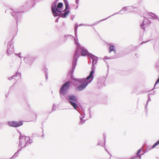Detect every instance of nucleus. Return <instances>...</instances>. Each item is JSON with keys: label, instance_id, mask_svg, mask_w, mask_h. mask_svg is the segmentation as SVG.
Instances as JSON below:
<instances>
[{"label": "nucleus", "instance_id": "obj_49", "mask_svg": "<svg viewBox=\"0 0 159 159\" xmlns=\"http://www.w3.org/2000/svg\"><path fill=\"white\" fill-rule=\"evenodd\" d=\"M144 153H142V154H141V155H143Z\"/></svg>", "mask_w": 159, "mask_h": 159}, {"label": "nucleus", "instance_id": "obj_15", "mask_svg": "<svg viewBox=\"0 0 159 159\" xmlns=\"http://www.w3.org/2000/svg\"><path fill=\"white\" fill-rule=\"evenodd\" d=\"M148 14V15L151 16V18L158 19V16L152 12H149Z\"/></svg>", "mask_w": 159, "mask_h": 159}, {"label": "nucleus", "instance_id": "obj_17", "mask_svg": "<svg viewBox=\"0 0 159 159\" xmlns=\"http://www.w3.org/2000/svg\"><path fill=\"white\" fill-rule=\"evenodd\" d=\"M118 12H116V13H114L113 15H111L110 16H109V17H107V18H106V19H102L101 20H100V21H97L95 23L93 24H92L91 25H96L98 24L100 22V21H104V20H107V19H108V18H109L110 17H111L114 16V15H116L118 13Z\"/></svg>", "mask_w": 159, "mask_h": 159}, {"label": "nucleus", "instance_id": "obj_52", "mask_svg": "<svg viewBox=\"0 0 159 159\" xmlns=\"http://www.w3.org/2000/svg\"><path fill=\"white\" fill-rule=\"evenodd\" d=\"M11 86L10 87V88H11Z\"/></svg>", "mask_w": 159, "mask_h": 159}, {"label": "nucleus", "instance_id": "obj_20", "mask_svg": "<svg viewBox=\"0 0 159 159\" xmlns=\"http://www.w3.org/2000/svg\"><path fill=\"white\" fill-rule=\"evenodd\" d=\"M78 28V24L76 23L75 25V28H74L75 36L76 37H77Z\"/></svg>", "mask_w": 159, "mask_h": 159}, {"label": "nucleus", "instance_id": "obj_40", "mask_svg": "<svg viewBox=\"0 0 159 159\" xmlns=\"http://www.w3.org/2000/svg\"><path fill=\"white\" fill-rule=\"evenodd\" d=\"M113 51L114 52V53L115 54H116V49H115L114 50V51Z\"/></svg>", "mask_w": 159, "mask_h": 159}, {"label": "nucleus", "instance_id": "obj_32", "mask_svg": "<svg viewBox=\"0 0 159 159\" xmlns=\"http://www.w3.org/2000/svg\"><path fill=\"white\" fill-rule=\"evenodd\" d=\"M105 58H106L107 59H112V58H115L114 57H107L106 56H105Z\"/></svg>", "mask_w": 159, "mask_h": 159}, {"label": "nucleus", "instance_id": "obj_24", "mask_svg": "<svg viewBox=\"0 0 159 159\" xmlns=\"http://www.w3.org/2000/svg\"><path fill=\"white\" fill-rule=\"evenodd\" d=\"M129 7H130V8H127V11L129 10L130 11H132V10L134 8H136V7H134L131 6H127Z\"/></svg>", "mask_w": 159, "mask_h": 159}, {"label": "nucleus", "instance_id": "obj_46", "mask_svg": "<svg viewBox=\"0 0 159 159\" xmlns=\"http://www.w3.org/2000/svg\"><path fill=\"white\" fill-rule=\"evenodd\" d=\"M78 6L77 5L75 8V9H77L78 8Z\"/></svg>", "mask_w": 159, "mask_h": 159}, {"label": "nucleus", "instance_id": "obj_6", "mask_svg": "<svg viewBox=\"0 0 159 159\" xmlns=\"http://www.w3.org/2000/svg\"><path fill=\"white\" fill-rule=\"evenodd\" d=\"M87 55L89 59H91L92 60V66L91 67V70L89 74L88 75V79L90 78L91 77H93V74L94 72V70L95 69V65L97 62L98 57L95 56L93 55V54L89 52L88 51V52H86L85 56Z\"/></svg>", "mask_w": 159, "mask_h": 159}, {"label": "nucleus", "instance_id": "obj_48", "mask_svg": "<svg viewBox=\"0 0 159 159\" xmlns=\"http://www.w3.org/2000/svg\"><path fill=\"white\" fill-rule=\"evenodd\" d=\"M40 85H41L42 86H43V84H42L41 83L40 84Z\"/></svg>", "mask_w": 159, "mask_h": 159}, {"label": "nucleus", "instance_id": "obj_44", "mask_svg": "<svg viewBox=\"0 0 159 159\" xmlns=\"http://www.w3.org/2000/svg\"><path fill=\"white\" fill-rule=\"evenodd\" d=\"M89 62L90 63V64L91 63V59H90V61H89Z\"/></svg>", "mask_w": 159, "mask_h": 159}, {"label": "nucleus", "instance_id": "obj_21", "mask_svg": "<svg viewBox=\"0 0 159 159\" xmlns=\"http://www.w3.org/2000/svg\"><path fill=\"white\" fill-rule=\"evenodd\" d=\"M22 148V147H21V148L20 149H19L15 153L14 155L12 156V157L10 159H13V157H17L18 156V152L19 151H20L21 150Z\"/></svg>", "mask_w": 159, "mask_h": 159}, {"label": "nucleus", "instance_id": "obj_29", "mask_svg": "<svg viewBox=\"0 0 159 159\" xmlns=\"http://www.w3.org/2000/svg\"><path fill=\"white\" fill-rule=\"evenodd\" d=\"M153 40H148V41H143L139 45H140L141 44H143V43H146L149 41H152Z\"/></svg>", "mask_w": 159, "mask_h": 159}, {"label": "nucleus", "instance_id": "obj_19", "mask_svg": "<svg viewBox=\"0 0 159 159\" xmlns=\"http://www.w3.org/2000/svg\"><path fill=\"white\" fill-rule=\"evenodd\" d=\"M43 70L45 72V75L46 78V79L47 80L48 79V69L46 68L45 67H44L43 69Z\"/></svg>", "mask_w": 159, "mask_h": 159}, {"label": "nucleus", "instance_id": "obj_14", "mask_svg": "<svg viewBox=\"0 0 159 159\" xmlns=\"http://www.w3.org/2000/svg\"><path fill=\"white\" fill-rule=\"evenodd\" d=\"M63 1L65 5V8L64 11H65L70 9L69 4L67 0H63Z\"/></svg>", "mask_w": 159, "mask_h": 159}, {"label": "nucleus", "instance_id": "obj_16", "mask_svg": "<svg viewBox=\"0 0 159 159\" xmlns=\"http://www.w3.org/2000/svg\"><path fill=\"white\" fill-rule=\"evenodd\" d=\"M17 75H18V76H20L21 75V74L20 73H18L17 72L16 74L12 76L8 77V80H11L12 79H15V78L17 76Z\"/></svg>", "mask_w": 159, "mask_h": 159}, {"label": "nucleus", "instance_id": "obj_39", "mask_svg": "<svg viewBox=\"0 0 159 159\" xmlns=\"http://www.w3.org/2000/svg\"><path fill=\"white\" fill-rule=\"evenodd\" d=\"M79 0H75V3L77 4H78V2H79Z\"/></svg>", "mask_w": 159, "mask_h": 159}, {"label": "nucleus", "instance_id": "obj_53", "mask_svg": "<svg viewBox=\"0 0 159 159\" xmlns=\"http://www.w3.org/2000/svg\"><path fill=\"white\" fill-rule=\"evenodd\" d=\"M158 20L159 21V20H158Z\"/></svg>", "mask_w": 159, "mask_h": 159}, {"label": "nucleus", "instance_id": "obj_1", "mask_svg": "<svg viewBox=\"0 0 159 159\" xmlns=\"http://www.w3.org/2000/svg\"><path fill=\"white\" fill-rule=\"evenodd\" d=\"M35 0H26L25 2L23 3L21 10L19 9L11 7L7 9L5 11L6 13L10 14L16 20V24L20 22L22 18V13L23 10L32 7L35 4Z\"/></svg>", "mask_w": 159, "mask_h": 159}, {"label": "nucleus", "instance_id": "obj_31", "mask_svg": "<svg viewBox=\"0 0 159 159\" xmlns=\"http://www.w3.org/2000/svg\"><path fill=\"white\" fill-rule=\"evenodd\" d=\"M148 102H147V103H146V105H145V110H147V107L148 106Z\"/></svg>", "mask_w": 159, "mask_h": 159}, {"label": "nucleus", "instance_id": "obj_38", "mask_svg": "<svg viewBox=\"0 0 159 159\" xmlns=\"http://www.w3.org/2000/svg\"><path fill=\"white\" fill-rule=\"evenodd\" d=\"M148 151H149V150H147V149H146V150H145V151H144V153H146V152H148Z\"/></svg>", "mask_w": 159, "mask_h": 159}, {"label": "nucleus", "instance_id": "obj_25", "mask_svg": "<svg viewBox=\"0 0 159 159\" xmlns=\"http://www.w3.org/2000/svg\"><path fill=\"white\" fill-rule=\"evenodd\" d=\"M154 93H155V91H154L153 92V93H152V94L151 93L150 94H148V99L147 102H149V101H150L151 100V98H150L149 95H151V94H154Z\"/></svg>", "mask_w": 159, "mask_h": 159}, {"label": "nucleus", "instance_id": "obj_2", "mask_svg": "<svg viewBox=\"0 0 159 159\" xmlns=\"http://www.w3.org/2000/svg\"><path fill=\"white\" fill-rule=\"evenodd\" d=\"M70 82L69 81H66L62 85L59 90L60 98L63 99H64L66 98L69 103L73 107L74 109L79 112L77 109L78 102L76 97L75 95L71 94L65 98V96L67 93L68 90L70 88Z\"/></svg>", "mask_w": 159, "mask_h": 159}, {"label": "nucleus", "instance_id": "obj_41", "mask_svg": "<svg viewBox=\"0 0 159 159\" xmlns=\"http://www.w3.org/2000/svg\"><path fill=\"white\" fill-rule=\"evenodd\" d=\"M83 24H80L79 25V26H83Z\"/></svg>", "mask_w": 159, "mask_h": 159}, {"label": "nucleus", "instance_id": "obj_43", "mask_svg": "<svg viewBox=\"0 0 159 159\" xmlns=\"http://www.w3.org/2000/svg\"><path fill=\"white\" fill-rule=\"evenodd\" d=\"M43 129V134L42 135V137H43L44 136V134H43V129Z\"/></svg>", "mask_w": 159, "mask_h": 159}, {"label": "nucleus", "instance_id": "obj_27", "mask_svg": "<svg viewBox=\"0 0 159 159\" xmlns=\"http://www.w3.org/2000/svg\"><path fill=\"white\" fill-rule=\"evenodd\" d=\"M97 145H100L102 146H103V145L102 144V142L101 140L98 141V143L97 144Z\"/></svg>", "mask_w": 159, "mask_h": 159}, {"label": "nucleus", "instance_id": "obj_51", "mask_svg": "<svg viewBox=\"0 0 159 159\" xmlns=\"http://www.w3.org/2000/svg\"><path fill=\"white\" fill-rule=\"evenodd\" d=\"M137 55V54H135V56H136V55Z\"/></svg>", "mask_w": 159, "mask_h": 159}, {"label": "nucleus", "instance_id": "obj_23", "mask_svg": "<svg viewBox=\"0 0 159 159\" xmlns=\"http://www.w3.org/2000/svg\"><path fill=\"white\" fill-rule=\"evenodd\" d=\"M159 144V140H158L157 142H156L153 145L152 147L151 148V149L154 148L155 147L157 146Z\"/></svg>", "mask_w": 159, "mask_h": 159}, {"label": "nucleus", "instance_id": "obj_9", "mask_svg": "<svg viewBox=\"0 0 159 159\" xmlns=\"http://www.w3.org/2000/svg\"><path fill=\"white\" fill-rule=\"evenodd\" d=\"M7 53L9 56L14 52V45L11 41L7 43Z\"/></svg>", "mask_w": 159, "mask_h": 159}, {"label": "nucleus", "instance_id": "obj_26", "mask_svg": "<svg viewBox=\"0 0 159 159\" xmlns=\"http://www.w3.org/2000/svg\"><path fill=\"white\" fill-rule=\"evenodd\" d=\"M72 36L71 35H65L64 37L66 38V39H64V41L65 42H66L67 40V39L70 36Z\"/></svg>", "mask_w": 159, "mask_h": 159}, {"label": "nucleus", "instance_id": "obj_10", "mask_svg": "<svg viewBox=\"0 0 159 159\" xmlns=\"http://www.w3.org/2000/svg\"><path fill=\"white\" fill-rule=\"evenodd\" d=\"M25 62L28 64H32L34 60V57L30 56L29 55H26L24 58Z\"/></svg>", "mask_w": 159, "mask_h": 159}, {"label": "nucleus", "instance_id": "obj_22", "mask_svg": "<svg viewBox=\"0 0 159 159\" xmlns=\"http://www.w3.org/2000/svg\"><path fill=\"white\" fill-rule=\"evenodd\" d=\"M130 7H128L127 6H126V7H123L122 9H121V10L119 11V12H118V14L121 11H127V8H130ZM118 14V13L117 14Z\"/></svg>", "mask_w": 159, "mask_h": 159}, {"label": "nucleus", "instance_id": "obj_33", "mask_svg": "<svg viewBox=\"0 0 159 159\" xmlns=\"http://www.w3.org/2000/svg\"><path fill=\"white\" fill-rule=\"evenodd\" d=\"M75 16L74 15H71V19L72 20H73L74 19L75 17Z\"/></svg>", "mask_w": 159, "mask_h": 159}, {"label": "nucleus", "instance_id": "obj_36", "mask_svg": "<svg viewBox=\"0 0 159 159\" xmlns=\"http://www.w3.org/2000/svg\"><path fill=\"white\" fill-rule=\"evenodd\" d=\"M88 24H83V26H92V25H88Z\"/></svg>", "mask_w": 159, "mask_h": 159}, {"label": "nucleus", "instance_id": "obj_42", "mask_svg": "<svg viewBox=\"0 0 159 159\" xmlns=\"http://www.w3.org/2000/svg\"><path fill=\"white\" fill-rule=\"evenodd\" d=\"M105 150L108 153L110 154L109 153V152L107 151V149L105 148Z\"/></svg>", "mask_w": 159, "mask_h": 159}, {"label": "nucleus", "instance_id": "obj_54", "mask_svg": "<svg viewBox=\"0 0 159 159\" xmlns=\"http://www.w3.org/2000/svg\"><path fill=\"white\" fill-rule=\"evenodd\" d=\"M158 20L159 21V20H158Z\"/></svg>", "mask_w": 159, "mask_h": 159}, {"label": "nucleus", "instance_id": "obj_5", "mask_svg": "<svg viewBox=\"0 0 159 159\" xmlns=\"http://www.w3.org/2000/svg\"><path fill=\"white\" fill-rule=\"evenodd\" d=\"M71 69L70 70L69 74L70 75L71 78L72 80L73 83L76 85H79L76 88V90L78 91H80L84 90L88 85L93 80V77H91L90 78L88 79V75L86 78H74L73 74L70 73ZM74 73V72L73 73Z\"/></svg>", "mask_w": 159, "mask_h": 159}, {"label": "nucleus", "instance_id": "obj_47", "mask_svg": "<svg viewBox=\"0 0 159 159\" xmlns=\"http://www.w3.org/2000/svg\"><path fill=\"white\" fill-rule=\"evenodd\" d=\"M103 78L104 79V80H105V77H103Z\"/></svg>", "mask_w": 159, "mask_h": 159}, {"label": "nucleus", "instance_id": "obj_4", "mask_svg": "<svg viewBox=\"0 0 159 159\" xmlns=\"http://www.w3.org/2000/svg\"><path fill=\"white\" fill-rule=\"evenodd\" d=\"M74 39L75 43L76 45L77 48L73 57L72 68L71 69L70 71V73L71 74L74 72L78 58L81 55L83 56H85L86 52H88V51L87 50L85 49L84 47L81 46L80 44L79 43L77 39V41L75 38H74Z\"/></svg>", "mask_w": 159, "mask_h": 159}, {"label": "nucleus", "instance_id": "obj_37", "mask_svg": "<svg viewBox=\"0 0 159 159\" xmlns=\"http://www.w3.org/2000/svg\"><path fill=\"white\" fill-rule=\"evenodd\" d=\"M146 92H147L143 91L141 92L140 93H146Z\"/></svg>", "mask_w": 159, "mask_h": 159}, {"label": "nucleus", "instance_id": "obj_50", "mask_svg": "<svg viewBox=\"0 0 159 159\" xmlns=\"http://www.w3.org/2000/svg\"><path fill=\"white\" fill-rule=\"evenodd\" d=\"M159 67V66H157V67Z\"/></svg>", "mask_w": 159, "mask_h": 159}, {"label": "nucleus", "instance_id": "obj_12", "mask_svg": "<svg viewBox=\"0 0 159 159\" xmlns=\"http://www.w3.org/2000/svg\"><path fill=\"white\" fill-rule=\"evenodd\" d=\"M109 46V53H111L112 51H114V50L116 49L115 47L113 45V43H108V45Z\"/></svg>", "mask_w": 159, "mask_h": 159}, {"label": "nucleus", "instance_id": "obj_34", "mask_svg": "<svg viewBox=\"0 0 159 159\" xmlns=\"http://www.w3.org/2000/svg\"><path fill=\"white\" fill-rule=\"evenodd\" d=\"M103 138L104 139V145H105V142H106V140H105L106 136L104 134H103Z\"/></svg>", "mask_w": 159, "mask_h": 159}, {"label": "nucleus", "instance_id": "obj_3", "mask_svg": "<svg viewBox=\"0 0 159 159\" xmlns=\"http://www.w3.org/2000/svg\"><path fill=\"white\" fill-rule=\"evenodd\" d=\"M59 0H55L51 5V9L52 15L54 17L60 16L63 18H66L68 15L70 13L69 10L64 11L63 4L61 2L57 3Z\"/></svg>", "mask_w": 159, "mask_h": 159}, {"label": "nucleus", "instance_id": "obj_13", "mask_svg": "<svg viewBox=\"0 0 159 159\" xmlns=\"http://www.w3.org/2000/svg\"><path fill=\"white\" fill-rule=\"evenodd\" d=\"M85 116V114L84 112L82 114H81L80 117V121L79 123V125L83 124L84 123L85 121L83 119V118Z\"/></svg>", "mask_w": 159, "mask_h": 159}, {"label": "nucleus", "instance_id": "obj_18", "mask_svg": "<svg viewBox=\"0 0 159 159\" xmlns=\"http://www.w3.org/2000/svg\"><path fill=\"white\" fill-rule=\"evenodd\" d=\"M148 20H147V19H144L142 24L140 25V26L141 28L144 30H145V25H146V24H144V22L146 21V20L147 21Z\"/></svg>", "mask_w": 159, "mask_h": 159}, {"label": "nucleus", "instance_id": "obj_45", "mask_svg": "<svg viewBox=\"0 0 159 159\" xmlns=\"http://www.w3.org/2000/svg\"><path fill=\"white\" fill-rule=\"evenodd\" d=\"M8 96V95L6 94L5 95V97L7 98Z\"/></svg>", "mask_w": 159, "mask_h": 159}, {"label": "nucleus", "instance_id": "obj_30", "mask_svg": "<svg viewBox=\"0 0 159 159\" xmlns=\"http://www.w3.org/2000/svg\"><path fill=\"white\" fill-rule=\"evenodd\" d=\"M20 53H18L15 54V55L16 56H18L20 58H21V57H20Z\"/></svg>", "mask_w": 159, "mask_h": 159}, {"label": "nucleus", "instance_id": "obj_7", "mask_svg": "<svg viewBox=\"0 0 159 159\" xmlns=\"http://www.w3.org/2000/svg\"><path fill=\"white\" fill-rule=\"evenodd\" d=\"M20 136L19 137V147H25L33 143L32 140H30L29 137H26L25 135H22L21 132L20 133Z\"/></svg>", "mask_w": 159, "mask_h": 159}, {"label": "nucleus", "instance_id": "obj_8", "mask_svg": "<svg viewBox=\"0 0 159 159\" xmlns=\"http://www.w3.org/2000/svg\"><path fill=\"white\" fill-rule=\"evenodd\" d=\"M7 125L9 127L16 128L23 125V121H8L7 123Z\"/></svg>", "mask_w": 159, "mask_h": 159}, {"label": "nucleus", "instance_id": "obj_35", "mask_svg": "<svg viewBox=\"0 0 159 159\" xmlns=\"http://www.w3.org/2000/svg\"><path fill=\"white\" fill-rule=\"evenodd\" d=\"M60 17H59L57 18L55 20V22H57L58 21V20L59 19Z\"/></svg>", "mask_w": 159, "mask_h": 159}, {"label": "nucleus", "instance_id": "obj_11", "mask_svg": "<svg viewBox=\"0 0 159 159\" xmlns=\"http://www.w3.org/2000/svg\"><path fill=\"white\" fill-rule=\"evenodd\" d=\"M142 148L139 149L137 152L136 154L134 155L131 159H133L134 158H136L137 159H141V158L142 155L139 154V153L141 151Z\"/></svg>", "mask_w": 159, "mask_h": 159}, {"label": "nucleus", "instance_id": "obj_28", "mask_svg": "<svg viewBox=\"0 0 159 159\" xmlns=\"http://www.w3.org/2000/svg\"><path fill=\"white\" fill-rule=\"evenodd\" d=\"M56 105L55 104H53L52 105V111H55L56 110Z\"/></svg>", "mask_w": 159, "mask_h": 159}]
</instances>
